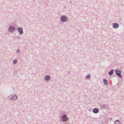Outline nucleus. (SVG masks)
<instances>
[{
  "label": "nucleus",
  "instance_id": "nucleus-1",
  "mask_svg": "<svg viewBox=\"0 0 124 124\" xmlns=\"http://www.w3.org/2000/svg\"><path fill=\"white\" fill-rule=\"evenodd\" d=\"M64 113L63 112L61 111L59 115L62 116L60 117H59L61 119L62 121L64 122H67L69 119L66 114H64L62 115Z\"/></svg>",
  "mask_w": 124,
  "mask_h": 124
},
{
  "label": "nucleus",
  "instance_id": "nucleus-2",
  "mask_svg": "<svg viewBox=\"0 0 124 124\" xmlns=\"http://www.w3.org/2000/svg\"><path fill=\"white\" fill-rule=\"evenodd\" d=\"M69 19L65 15H63L60 17L61 21L63 22H66L68 21Z\"/></svg>",
  "mask_w": 124,
  "mask_h": 124
},
{
  "label": "nucleus",
  "instance_id": "nucleus-3",
  "mask_svg": "<svg viewBox=\"0 0 124 124\" xmlns=\"http://www.w3.org/2000/svg\"><path fill=\"white\" fill-rule=\"evenodd\" d=\"M114 72L116 73V74L119 77L121 78L122 76L121 74V71L120 70H118L115 69L114 70Z\"/></svg>",
  "mask_w": 124,
  "mask_h": 124
},
{
  "label": "nucleus",
  "instance_id": "nucleus-4",
  "mask_svg": "<svg viewBox=\"0 0 124 124\" xmlns=\"http://www.w3.org/2000/svg\"><path fill=\"white\" fill-rule=\"evenodd\" d=\"M16 30V29L15 27L11 25L9 27L8 31V32L12 33Z\"/></svg>",
  "mask_w": 124,
  "mask_h": 124
},
{
  "label": "nucleus",
  "instance_id": "nucleus-5",
  "mask_svg": "<svg viewBox=\"0 0 124 124\" xmlns=\"http://www.w3.org/2000/svg\"><path fill=\"white\" fill-rule=\"evenodd\" d=\"M17 29L20 35H22L23 33V29L21 27H17Z\"/></svg>",
  "mask_w": 124,
  "mask_h": 124
},
{
  "label": "nucleus",
  "instance_id": "nucleus-6",
  "mask_svg": "<svg viewBox=\"0 0 124 124\" xmlns=\"http://www.w3.org/2000/svg\"><path fill=\"white\" fill-rule=\"evenodd\" d=\"M10 96H8V97L9 98L10 100H16L17 98V96L16 95H14L12 97H10Z\"/></svg>",
  "mask_w": 124,
  "mask_h": 124
},
{
  "label": "nucleus",
  "instance_id": "nucleus-7",
  "mask_svg": "<svg viewBox=\"0 0 124 124\" xmlns=\"http://www.w3.org/2000/svg\"><path fill=\"white\" fill-rule=\"evenodd\" d=\"M108 106H106L105 104H103L100 106V107L102 109H107L108 108Z\"/></svg>",
  "mask_w": 124,
  "mask_h": 124
},
{
  "label": "nucleus",
  "instance_id": "nucleus-8",
  "mask_svg": "<svg viewBox=\"0 0 124 124\" xmlns=\"http://www.w3.org/2000/svg\"><path fill=\"white\" fill-rule=\"evenodd\" d=\"M113 27L114 28L117 29L119 26V24L117 23H114L112 24Z\"/></svg>",
  "mask_w": 124,
  "mask_h": 124
},
{
  "label": "nucleus",
  "instance_id": "nucleus-9",
  "mask_svg": "<svg viewBox=\"0 0 124 124\" xmlns=\"http://www.w3.org/2000/svg\"><path fill=\"white\" fill-rule=\"evenodd\" d=\"M99 109L97 108H95L93 109V112L95 114H97L99 112Z\"/></svg>",
  "mask_w": 124,
  "mask_h": 124
},
{
  "label": "nucleus",
  "instance_id": "nucleus-10",
  "mask_svg": "<svg viewBox=\"0 0 124 124\" xmlns=\"http://www.w3.org/2000/svg\"><path fill=\"white\" fill-rule=\"evenodd\" d=\"M51 78L48 75L46 76L45 78V79L46 81H48Z\"/></svg>",
  "mask_w": 124,
  "mask_h": 124
},
{
  "label": "nucleus",
  "instance_id": "nucleus-11",
  "mask_svg": "<svg viewBox=\"0 0 124 124\" xmlns=\"http://www.w3.org/2000/svg\"><path fill=\"white\" fill-rule=\"evenodd\" d=\"M103 81L105 85H108V80L106 79H104Z\"/></svg>",
  "mask_w": 124,
  "mask_h": 124
},
{
  "label": "nucleus",
  "instance_id": "nucleus-12",
  "mask_svg": "<svg viewBox=\"0 0 124 124\" xmlns=\"http://www.w3.org/2000/svg\"><path fill=\"white\" fill-rule=\"evenodd\" d=\"M113 72L114 70L112 69L108 72V74L109 76H111L112 75Z\"/></svg>",
  "mask_w": 124,
  "mask_h": 124
},
{
  "label": "nucleus",
  "instance_id": "nucleus-13",
  "mask_svg": "<svg viewBox=\"0 0 124 124\" xmlns=\"http://www.w3.org/2000/svg\"><path fill=\"white\" fill-rule=\"evenodd\" d=\"M121 122L119 120H116L114 122L115 124H120Z\"/></svg>",
  "mask_w": 124,
  "mask_h": 124
},
{
  "label": "nucleus",
  "instance_id": "nucleus-14",
  "mask_svg": "<svg viewBox=\"0 0 124 124\" xmlns=\"http://www.w3.org/2000/svg\"><path fill=\"white\" fill-rule=\"evenodd\" d=\"M91 77V76L90 74H88L87 76L85 77V78H86L87 79H89Z\"/></svg>",
  "mask_w": 124,
  "mask_h": 124
},
{
  "label": "nucleus",
  "instance_id": "nucleus-15",
  "mask_svg": "<svg viewBox=\"0 0 124 124\" xmlns=\"http://www.w3.org/2000/svg\"><path fill=\"white\" fill-rule=\"evenodd\" d=\"M17 62V60L16 59H15L13 60V63L14 64H16Z\"/></svg>",
  "mask_w": 124,
  "mask_h": 124
},
{
  "label": "nucleus",
  "instance_id": "nucleus-16",
  "mask_svg": "<svg viewBox=\"0 0 124 124\" xmlns=\"http://www.w3.org/2000/svg\"><path fill=\"white\" fill-rule=\"evenodd\" d=\"M17 73V71L16 70L14 71L13 73V75H16Z\"/></svg>",
  "mask_w": 124,
  "mask_h": 124
},
{
  "label": "nucleus",
  "instance_id": "nucleus-17",
  "mask_svg": "<svg viewBox=\"0 0 124 124\" xmlns=\"http://www.w3.org/2000/svg\"><path fill=\"white\" fill-rule=\"evenodd\" d=\"M20 52V50L19 49H18L16 50V53L17 54L19 53Z\"/></svg>",
  "mask_w": 124,
  "mask_h": 124
},
{
  "label": "nucleus",
  "instance_id": "nucleus-18",
  "mask_svg": "<svg viewBox=\"0 0 124 124\" xmlns=\"http://www.w3.org/2000/svg\"><path fill=\"white\" fill-rule=\"evenodd\" d=\"M16 38L18 39H21V38L18 36H17L16 37Z\"/></svg>",
  "mask_w": 124,
  "mask_h": 124
},
{
  "label": "nucleus",
  "instance_id": "nucleus-19",
  "mask_svg": "<svg viewBox=\"0 0 124 124\" xmlns=\"http://www.w3.org/2000/svg\"><path fill=\"white\" fill-rule=\"evenodd\" d=\"M70 73V71H69L68 72V74H69Z\"/></svg>",
  "mask_w": 124,
  "mask_h": 124
},
{
  "label": "nucleus",
  "instance_id": "nucleus-20",
  "mask_svg": "<svg viewBox=\"0 0 124 124\" xmlns=\"http://www.w3.org/2000/svg\"><path fill=\"white\" fill-rule=\"evenodd\" d=\"M110 119H111H111H112V118H110Z\"/></svg>",
  "mask_w": 124,
  "mask_h": 124
}]
</instances>
